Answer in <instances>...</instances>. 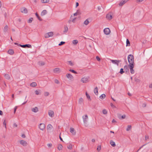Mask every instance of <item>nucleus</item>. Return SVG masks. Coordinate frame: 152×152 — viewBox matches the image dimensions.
Masks as SVG:
<instances>
[{
    "label": "nucleus",
    "instance_id": "f257e3e1",
    "mask_svg": "<svg viewBox=\"0 0 152 152\" xmlns=\"http://www.w3.org/2000/svg\"><path fill=\"white\" fill-rule=\"evenodd\" d=\"M128 60L129 63V65H131V64L134 65V57L133 55H129L128 57Z\"/></svg>",
    "mask_w": 152,
    "mask_h": 152
},
{
    "label": "nucleus",
    "instance_id": "f03ea898",
    "mask_svg": "<svg viewBox=\"0 0 152 152\" xmlns=\"http://www.w3.org/2000/svg\"><path fill=\"white\" fill-rule=\"evenodd\" d=\"M128 66L130 69V73L132 74H134V71L133 69L134 67V65L131 64V65H128Z\"/></svg>",
    "mask_w": 152,
    "mask_h": 152
},
{
    "label": "nucleus",
    "instance_id": "7ed1b4c3",
    "mask_svg": "<svg viewBox=\"0 0 152 152\" xmlns=\"http://www.w3.org/2000/svg\"><path fill=\"white\" fill-rule=\"evenodd\" d=\"M53 35V33L52 32H50L46 33L45 35V38H48L52 37Z\"/></svg>",
    "mask_w": 152,
    "mask_h": 152
},
{
    "label": "nucleus",
    "instance_id": "20e7f679",
    "mask_svg": "<svg viewBox=\"0 0 152 152\" xmlns=\"http://www.w3.org/2000/svg\"><path fill=\"white\" fill-rule=\"evenodd\" d=\"M88 77H84L82 78L81 80V81L83 83H86L88 81Z\"/></svg>",
    "mask_w": 152,
    "mask_h": 152
},
{
    "label": "nucleus",
    "instance_id": "39448f33",
    "mask_svg": "<svg viewBox=\"0 0 152 152\" xmlns=\"http://www.w3.org/2000/svg\"><path fill=\"white\" fill-rule=\"evenodd\" d=\"M110 60L113 64H116L118 66L119 65V63L121 61V60H113L110 59Z\"/></svg>",
    "mask_w": 152,
    "mask_h": 152
},
{
    "label": "nucleus",
    "instance_id": "423d86ee",
    "mask_svg": "<svg viewBox=\"0 0 152 152\" xmlns=\"http://www.w3.org/2000/svg\"><path fill=\"white\" fill-rule=\"evenodd\" d=\"M104 33L106 35H108L110 34V31L109 28H106L104 30Z\"/></svg>",
    "mask_w": 152,
    "mask_h": 152
},
{
    "label": "nucleus",
    "instance_id": "0eeeda50",
    "mask_svg": "<svg viewBox=\"0 0 152 152\" xmlns=\"http://www.w3.org/2000/svg\"><path fill=\"white\" fill-rule=\"evenodd\" d=\"M45 124L43 123H41L39 126V129L42 130H43L45 129Z\"/></svg>",
    "mask_w": 152,
    "mask_h": 152
},
{
    "label": "nucleus",
    "instance_id": "6e6552de",
    "mask_svg": "<svg viewBox=\"0 0 152 152\" xmlns=\"http://www.w3.org/2000/svg\"><path fill=\"white\" fill-rule=\"evenodd\" d=\"M20 143L23 146H26L27 145V142L23 140H20Z\"/></svg>",
    "mask_w": 152,
    "mask_h": 152
},
{
    "label": "nucleus",
    "instance_id": "1a4fd4ad",
    "mask_svg": "<svg viewBox=\"0 0 152 152\" xmlns=\"http://www.w3.org/2000/svg\"><path fill=\"white\" fill-rule=\"evenodd\" d=\"M20 46L23 48H31V45L29 44H26L24 45H21L20 44Z\"/></svg>",
    "mask_w": 152,
    "mask_h": 152
},
{
    "label": "nucleus",
    "instance_id": "9d476101",
    "mask_svg": "<svg viewBox=\"0 0 152 152\" xmlns=\"http://www.w3.org/2000/svg\"><path fill=\"white\" fill-rule=\"evenodd\" d=\"M21 12L24 13H27V9L25 7H23L20 9Z\"/></svg>",
    "mask_w": 152,
    "mask_h": 152
},
{
    "label": "nucleus",
    "instance_id": "9b49d317",
    "mask_svg": "<svg viewBox=\"0 0 152 152\" xmlns=\"http://www.w3.org/2000/svg\"><path fill=\"white\" fill-rule=\"evenodd\" d=\"M66 76L70 80H72L73 79V77L72 75L70 74H67Z\"/></svg>",
    "mask_w": 152,
    "mask_h": 152
},
{
    "label": "nucleus",
    "instance_id": "f8f14e48",
    "mask_svg": "<svg viewBox=\"0 0 152 152\" xmlns=\"http://www.w3.org/2000/svg\"><path fill=\"white\" fill-rule=\"evenodd\" d=\"M129 0H122L119 3V5L120 6H123L125 3L128 1Z\"/></svg>",
    "mask_w": 152,
    "mask_h": 152
},
{
    "label": "nucleus",
    "instance_id": "ddd939ff",
    "mask_svg": "<svg viewBox=\"0 0 152 152\" xmlns=\"http://www.w3.org/2000/svg\"><path fill=\"white\" fill-rule=\"evenodd\" d=\"M83 118L84 123H86L87 121V120L88 119V116L86 115L85 117L84 116H83Z\"/></svg>",
    "mask_w": 152,
    "mask_h": 152
},
{
    "label": "nucleus",
    "instance_id": "4468645a",
    "mask_svg": "<svg viewBox=\"0 0 152 152\" xmlns=\"http://www.w3.org/2000/svg\"><path fill=\"white\" fill-rule=\"evenodd\" d=\"M54 112L52 111H49L48 112L49 115L51 117H53L54 116Z\"/></svg>",
    "mask_w": 152,
    "mask_h": 152
},
{
    "label": "nucleus",
    "instance_id": "2eb2a0df",
    "mask_svg": "<svg viewBox=\"0 0 152 152\" xmlns=\"http://www.w3.org/2000/svg\"><path fill=\"white\" fill-rule=\"evenodd\" d=\"M70 132L74 135L76 134V132L73 128H70Z\"/></svg>",
    "mask_w": 152,
    "mask_h": 152
},
{
    "label": "nucleus",
    "instance_id": "dca6fc26",
    "mask_svg": "<svg viewBox=\"0 0 152 152\" xmlns=\"http://www.w3.org/2000/svg\"><path fill=\"white\" fill-rule=\"evenodd\" d=\"M94 94L96 95H98V88L97 87H96L94 90Z\"/></svg>",
    "mask_w": 152,
    "mask_h": 152
},
{
    "label": "nucleus",
    "instance_id": "f3484780",
    "mask_svg": "<svg viewBox=\"0 0 152 152\" xmlns=\"http://www.w3.org/2000/svg\"><path fill=\"white\" fill-rule=\"evenodd\" d=\"M106 18L108 20H111L112 18V16L110 14H107L106 16Z\"/></svg>",
    "mask_w": 152,
    "mask_h": 152
},
{
    "label": "nucleus",
    "instance_id": "a211bd4d",
    "mask_svg": "<svg viewBox=\"0 0 152 152\" xmlns=\"http://www.w3.org/2000/svg\"><path fill=\"white\" fill-rule=\"evenodd\" d=\"M8 53L10 55H12L14 53V52L13 50L10 49L8 50Z\"/></svg>",
    "mask_w": 152,
    "mask_h": 152
},
{
    "label": "nucleus",
    "instance_id": "6ab92c4d",
    "mask_svg": "<svg viewBox=\"0 0 152 152\" xmlns=\"http://www.w3.org/2000/svg\"><path fill=\"white\" fill-rule=\"evenodd\" d=\"M31 110L34 112L36 113L38 111V108L37 107H35L34 108H32L31 109Z\"/></svg>",
    "mask_w": 152,
    "mask_h": 152
},
{
    "label": "nucleus",
    "instance_id": "aec40b11",
    "mask_svg": "<svg viewBox=\"0 0 152 152\" xmlns=\"http://www.w3.org/2000/svg\"><path fill=\"white\" fill-rule=\"evenodd\" d=\"M60 69L58 68H56L54 69L53 70V71L54 73H56L58 72H60Z\"/></svg>",
    "mask_w": 152,
    "mask_h": 152
},
{
    "label": "nucleus",
    "instance_id": "412c9836",
    "mask_svg": "<svg viewBox=\"0 0 152 152\" xmlns=\"http://www.w3.org/2000/svg\"><path fill=\"white\" fill-rule=\"evenodd\" d=\"M110 143L111 145L113 147H115L116 145L115 143L113 140H110Z\"/></svg>",
    "mask_w": 152,
    "mask_h": 152
},
{
    "label": "nucleus",
    "instance_id": "4be33fe9",
    "mask_svg": "<svg viewBox=\"0 0 152 152\" xmlns=\"http://www.w3.org/2000/svg\"><path fill=\"white\" fill-rule=\"evenodd\" d=\"M38 64L40 66H42L45 65V63L43 61H40L38 62Z\"/></svg>",
    "mask_w": 152,
    "mask_h": 152
},
{
    "label": "nucleus",
    "instance_id": "5701e85b",
    "mask_svg": "<svg viewBox=\"0 0 152 152\" xmlns=\"http://www.w3.org/2000/svg\"><path fill=\"white\" fill-rule=\"evenodd\" d=\"M37 84L36 82H33L30 84V86L31 87H34L37 86Z\"/></svg>",
    "mask_w": 152,
    "mask_h": 152
},
{
    "label": "nucleus",
    "instance_id": "b1692460",
    "mask_svg": "<svg viewBox=\"0 0 152 152\" xmlns=\"http://www.w3.org/2000/svg\"><path fill=\"white\" fill-rule=\"evenodd\" d=\"M47 13V11L46 10H44L42 12L41 15L43 16Z\"/></svg>",
    "mask_w": 152,
    "mask_h": 152
},
{
    "label": "nucleus",
    "instance_id": "393cba45",
    "mask_svg": "<svg viewBox=\"0 0 152 152\" xmlns=\"http://www.w3.org/2000/svg\"><path fill=\"white\" fill-rule=\"evenodd\" d=\"M5 78L7 79H10V77L9 75L8 74H5L4 75Z\"/></svg>",
    "mask_w": 152,
    "mask_h": 152
},
{
    "label": "nucleus",
    "instance_id": "a878e982",
    "mask_svg": "<svg viewBox=\"0 0 152 152\" xmlns=\"http://www.w3.org/2000/svg\"><path fill=\"white\" fill-rule=\"evenodd\" d=\"M105 95L104 94H103L100 96L99 98L101 99H103L105 97Z\"/></svg>",
    "mask_w": 152,
    "mask_h": 152
},
{
    "label": "nucleus",
    "instance_id": "bb28decb",
    "mask_svg": "<svg viewBox=\"0 0 152 152\" xmlns=\"http://www.w3.org/2000/svg\"><path fill=\"white\" fill-rule=\"evenodd\" d=\"M63 148V146L61 144H59L58 145V148L59 150H61Z\"/></svg>",
    "mask_w": 152,
    "mask_h": 152
},
{
    "label": "nucleus",
    "instance_id": "cd10ccee",
    "mask_svg": "<svg viewBox=\"0 0 152 152\" xmlns=\"http://www.w3.org/2000/svg\"><path fill=\"white\" fill-rule=\"evenodd\" d=\"M35 15L37 17V18L40 21H42V19H41V18L39 16L38 14L36 13H35Z\"/></svg>",
    "mask_w": 152,
    "mask_h": 152
},
{
    "label": "nucleus",
    "instance_id": "c85d7f7f",
    "mask_svg": "<svg viewBox=\"0 0 152 152\" xmlns=\"http://www.w3.org/2000/svg\"><path fill=\"white\" fill-rule=\"evenodd\" d=\"M8 30V26H7L6 25L4 27V32H6Z\"/></svg>",
    "mask_w": 152,
    "mask_h": 152
},
{
    "label": "nucleus",
    "instance_id": "c756f323",
    "mask_svg": "<svg viewBox=\"0 0 152 152\" xmlns=\"http://www.w3.org/2000/svg\"><path fill=\"white\" fill-rule=\"evenodd\" d=\"M126 46H130V42L128 39H126Z\"/></svg>",
    "mask_w": 152,
    "mask_h": 152
},
{
    "label": "nucleus",
    "instance_id": "7c9ffc66",
    "mask_svg": "<svg viewBox=\"0 0 152 152\" xmlns=\"http://www.w3.org/2000/svg\"><path fill=\"white\" fill-rule=\"evenodd\" d=\"M53 126L51 124H48L47 126V129H51L52 128Z\"/></svg>",
    "mask_w": 152,
    "mask_h": 152
},
{
    "label": "nucleus",
    "instance_id": "2f4dec72",
    "mask_svg": "<svg viewBox=\"0 0 152 152\" xmlns=\"http://www.w3.org/2000/svg\"><path fill=\"white\" fill-rule=\"evenodd\" d=\"M89 21L88 19L86 20L84 22V24L86 25H88L89 23Z\"/></svg>",
    "mask_w": 152,
    "mask_h": 152
},
{
    "label": "nucleus",
    "instance_id": "473e14b6",
    "mask_svg": "<svg viewBox=\"0 0 152 152\" xmlns=\"http://www.w3.org/2000/svg\"><path fill=\"white\" fill-rule=\"evenodd\" d=\"M83 102V99L82 98H80L79 100V103L80 104H81Z\"/></svg>",
    "mask_w": 152,
    "mask_h": 152
},
{
    "label": "nucleus",
    "instance_id": "72a5a7b5",
    "mask_svg": "<svg viewBox=\"0 0 152 152\" xmlns=\"http://www.w3.org/2000/svg\"><path fill=\"white\" fill-rule=\"evenodd\" d=\"M67 148L68 149H71L72 148V145L70 144L67 146Z\"/></svg>",
    "mask_w": 152,
    "mask_h": 152
},
{
    "label": "nucleus",
    "instance_id": "f704fd0d",
    "mask_svg": "<svg viewBox=\"0 0 152 152\" xmlns=\"http://www.w3.org/2000/svg\"><path fill=\"white\" fill-rule=\"evenodd\" d=\"M131 128L132 126L131 125H128L126 129V130L127 131H129L131 129Z\"/></svg>",
    "mask_w": 152,
    "mask_h": 152
},
{
    "label": "nucleus",
    "instance_id": "c9c22d12",
    "mask_svg": "<svg viewBox=\"0 0 152 152\" xmlns=\"http://www.w3.org/2000/svg\"><path fill=\"white\" fill-rule=\"evenodd\" d=\"M78 41L77 40H74L72 41V43L76 45L78 43Z\"/></svg>",
    "mask_w": 152,
    "mask_h": 152
},
{
    "label": "nucleus",
    "instance_id": "e433bc0d",
    "mask_svg": "<svg viewBox=\"0 0 152 152\" xmlns=\"http://www.w3.org/2000/svg\"><path fill=\"white\" fill-rule=\"evenodd\" d=\"M68 30V28L67 26L64 27V32H66Z\"/></svg>",
    "mask_w": 152,
    "mask_h": 152
},
{
    "label": "nucleus",
    "instance_id": "4c0bfd02",
    "mask_svg": "<svg viewBox=\"0 0 152 152\" xmlns=\"http://www.w3.org/2000/svg\"><path fill=\"white\" fill-rule=\"evenodd\" d=\"M67 62L68 64L70 66H72L73 65V63H72V61H68Z\"/></svg>",
    "mask_w": 152,
    "mask_h": 152
},
{
    "label": "nucleus",
    "instance_id": "58836bf2",
    "mask_svg": "<svg viewBox=\"0 0 152 152\" xmlns=\"http://www.w3.org/2000/svg\"><path fill=\"white\" fill-rule=\"evenodd\" d=\"M69 71L75 74H77V72L75 71L73 69H70L69 70Z\"/></svg>",
    "mask_w": 152,
    "mask_h": 152
},
{
    "label": "nucleus",
    "instance_id": "ea45409f",
    "mask_svg": "<svg viewBox=\"0 0 152 152\" xmlns=\"http://www.w3.org/2000/svg\"><path fill=\"white\" fill-rule=\"evenodd\" d=\"M134 79L135 81L137 83H140V80L138 78H135Z\"/></svg>",
    "mask_w": 152,
    "mask_h": 152
},
{
    "label": "nucleus",
    "instance_id": "a19ab883",
    "mask_svg": "<svg viewBox=\"0 0 152 152\" xmlns=\"http://www.w3.org/2000/svg\"><path fill=\"white\" fill-rule=\"evenodd\" d=\"M102 113L104 114H106L107 112L106 110L104 109L102 111Z\"/></svg>",
    "mask_w": 152,
    "mask_h": 152
},
{
    "label": "nucleus",
    "instance_id": "79ce46f5",
    "mask_svg": "<svg viewBox=\"0 0 152 152\" xmlns=\"http://www.w3.org/2000/svg\"><path fill=\"white\" fill-rule=\"evenodd\" d=\"M33 20V19L32 18H30L29 20H28V23H31L32 20Z\"/></svg>",
    "mask_w": 152,
    "mask_h": 152
},
{
    "label": "nucleus",
    "instance_id": "37998d69",
    "mask_svg": "<svg viewBox=\"0 0 152 152\" xmlns=\"http://www.w3.org/2000/svg\"><path fill=\"white\" fill-rule=\"evenodd\" d=\"M124 72V71L123 69V68H121V69H120V73L121 74H123Z\"/></svg>",
    "mask_w": 152,
    "mask_h": 152
},
{
    "label": "nucleus",
    "instance_id": "c03bdc74",
    "mask_svg": "<svg viewBox=\"0 0 152 152\" xmlns=\"http://www.w3.org/2000/svg\"><path fill=\"white\" fill-rule=\"evenodd\" d=\"M86 95L88 99H90V96H89V95L87 93V92L86 93Z\"/></svg>",
    "mask_w": 152,
    "mask_h": 152
},
{
    "label": "nucleus",
    "instance_id": "a18cd8bd",
    "mask_svg": "<svg viewBox=\"0 0 152 152\" xmlns=\"http://www.w3.org/2000/svg\"><path fill=\"white\" fill-rule=\"evenodd\" d=\"M124 69L125 70H127L128 71H129V69L128 67V66L126 65L125 66H124Z\"/></svg>",
    "mask_w": 152,
    "mask_h": 152
},
{
    "label": "nucleus",
    "instance_id": "49530a36",
    "mask_svg": "<svg viewBox=\"0 0 152 152\" xmlns=\"http://www.w3.org/2000/svg\"><path fill=\"white\" fill-rule=\"evenodd\" d=\"M48 0H42L41 1L42 3H47Z\"/></svg>",
    "mask_w": 152,
    "mask_h": 152
},
{
    "label": "nucleus",
    "instance_id": "de8ad7c7",
    "mask_svg": "<svg viewBox=\"0 0 152 152\" xmlns=\"http://www.w3.org/2000/svg\"><path fill=\"white\" fill-rule=\"evenodd\" d=\"M54 82L55 83H56L57 84H58L59 83V81L57 79H55L54 80Z\"/></svg>",
    "mask_w": 152,
    "mask_h": 152
},
{
    "label": "nucleus",
    "instance_id": "09e8293b",
    "mask_svg": "<svg viewBox=\"0 0 152 152\" xmlns=\"http://www.w3.org/2000/svg\"><path fill=\"white\" fill-rule=\"evenodd\" d=\"M65 42H61L58 45L59 46H61L64 44H65Z\"/></svg>",
    "mask_w": 152,
    "mask_h": 152
},
{
    "label": "nucleus",
    "instance_id": "8fccbe9b",
    "mask_svg": "<svg viewBox=\"0 0 152 152\" xmlns=\"http://www.w3.org/2000/svg\"><path fill=\"white\" fill-rule=\"evenodd\" d=\"M101 147L100 145L98 146L97 148V150L98 151H99L101 150Z\"/></svg>",
    "mask_w": 152,
    "mask_h": 152
},
{
    "label": "nucleus",
    "instance_id": "3c124183",
    "mask_svg": "<svg viewBox=\"0 0 152 152\" xmlns=\"http://www.w3.org/2000/svg\"><path fill=\"white\" fill-rule=\"evenodd\" d=\"M126 117V115H123L121 116V119H124Z\"/></svg>",
    "mask_w": 152,
    "mask_h": 152
},
{
    "label": "nucleus",
    "instance_id": "603ef678",
    "mask_svg": "<svg viewBox=\"0 0 152 152\" xmlns=\"http://www.w3.org/2000/svg\"><path fill=\"white\" fill-rule=\"evenodd\" d=\"M3 125L4 126L5 128L6 129V122L5 120H4L3 122Z\"/></svg>",
    "mask_w": 152,
    "mask_h": 152
},
{
    "label": "nucleus",
    "instance_id": "864d4df0",
    "mask_svg": "<svg viewBox=\"0 0 152 152\" xmlns=\"http://www.w3.org/2000/svg\"><path fill=\"white\" fill-rule=\"evenodd\" d=\"M49 94V93L48 92H46L44 93V95L45 96H48Z\"/></svg>",
    "mask_w": 152,
    "mask_h": 152
},
{
    "label": "nucleus",
    "instance_id": "5fc2aeb1",
    "mask_svg": "<svg viewBox=\"0 0 152 152\" xmlns=\"http://www.w3.org/2000/svg\"><path fill=\"white\" fill-rule=\"evenodd\" d=\"M96 58L97 59V60L98 61H99L100 60V59L99 58V57L98 56H96Z\"/></svg>",
    "mask_w": 152,
    "mask_h": 152
},
{
    "label": "nucleus",
    "instance_id": "6e6d98bb",
    "mask_svg": "<svg viewBox=\"0 0 152 152\" xmlns=\"http://www.w3.org/2000/svg\"><path fill=\"white\" fill-rule=\"evenodd\" d=\"M47 146L48 147H51L52 146V144L51 143H48L47 144Z\"/></svg>",
    "mask_w": 152,
    "mask_h": 152
},
{
    "label": "nucleus",
    "instance_id": "4d7b16f0",
    "mask_svg": "<svg viewBox=\"0 0 152 152\" xmlns=\"http://www.w3.org/2000/svg\"><path fill=\"white\" fill-rule=\"evenodd\" d=\"M145 140H147L149 139V136L148 135H146L145 137Z\"/></svg>",
    "mask_w": 152,
    "mask_h": 152
},
{
    "label": "nucleus",
    "instance_id": "13d9d810",
    "mask_svg": "<svg viewBox=\"0 0 152 152\" xmlns=\"http://www.w3.org/2000/svg\"><path fill=\"white\" fill-rule=\"evenodd\" d=\"M110 105L111 107L113 108H114L115 107V106L112 103L110 104Z\"/></svg>",
    "mask_w": 152,
    "mask_h": 152
},
{
    "label": "nucleus",
    "instance_id": "bf43d9fd",
    "mask_svg": "<svg viewBox=\"0 0 152 152\" xmlns=\"http://www.w3.org/2000/svg\"><path fill=\"white\" fill-rule=\"evenodd\" d=\"M35 93L36 95H38L39 94V91L37 90H36L35 91Z\"/></svg>",
    "mask_w": 152,
    "mask_h": 152
},
{
    "label": "nucleus",
    "instance_id": "052dcab7",
    "mask_svg": "<svg viewBox=\"0 0 152 152\" xmlns=\"http://www.w3.org/2000/svg\"><path fill=\"white\" fill-rule=\"evenodd\" d=\"M13 126L14 127H17L18 125L16 123H15L13 124Z\"/></svg>",
    "mask_w": 152,
    "mask_h": 152
},
{
    "label": "nucleus",
    "instance_id": "680f3d73",
    "mask_svg": "<svg viewBox=\"0 0 152 152\" xmlns=\"http://www.w3.org/2000/svg\"><path fill=\"white\" fill-rule=\"evenodd\" d=\"M21 137L23 138H25L26 137V135H25V134H22L21 135Z\"/></svg>",
    "mask_w": 152,
    "mask_h": 152
},
{
    "label": "nucleus",
    "instance_id": "e2e57ef3",
    "mask_svg": "<svg viewBox=\"0 0 152 152\" xmlns=\"http://www.w3.org/2000/svg\"><path fill=\"white\" fill-rule=\"evenodd\" d=\"M78 15V13L77 12L74 14V16H77Z\"/></svg>",
    "mask_w": 152,
    "mask_h": 152
},
{
    "label": "nucleus",
    "instance_id": "0e129e2a",
    "mask_svg": "<svg viewBox=\"0 0 152 152\" xmlns=\"http://www.w3.org/2000/svg\"><path fill=\"white\" fill-rule=\"evenodd\" d=\"M61 133H60V135H59V138L61 141H63V140L62 139L61 137Z\"/></svg>",
    "mask_w": 152,
    "mask_h": 152
},
{
    "label": "nucleus",
    "instance_id": "69168bd1",
    "mask_svg": "<svg viewBox=\"0 0 152 152\" xmlns=\"http://www.w3.org/2000/svg\"><path fill=\"white\" fill-rule=\"evenodd\" d=\"M121 115H120V114H118V117L120 119H121Z\"/></svg>",
    "mask_w": 152,
    "mask_h": 152
},
{
    "label": "nucleus",
    "instance_id": "338daca9",
    "mask_svg": "<svg viewBox=\"0 0 152 152\" xmlns=\"http://www.w3.org/2000/svg\"><path fill=\"white\" fill-rule=\"evenodd\" d=\"M79 6V3L78 2H77L76 3V6L75 7L76 8Z\"/></svg>",
    "mask_w": 152,
    "mask_h": 152
},
{
    "label": "nucleus",
    "instance_id": "774afa93",
    "mask_svg": "<svg viewBox=\"0 0 152 152\" xmlns=\"http://www.w3.org/2000/svg\"><path fill=\"white\" fill-rule=\"evenodd\" d=\"M149 87L150 88H152V83L149 85Z\"/></svg>",
    "mask_w": 152,
    "mask_h": 152
}]
</instances>
